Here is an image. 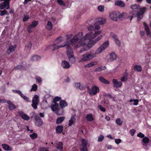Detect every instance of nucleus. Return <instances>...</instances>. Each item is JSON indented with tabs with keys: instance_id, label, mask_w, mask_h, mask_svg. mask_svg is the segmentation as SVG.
Returning a JSON list of instances; mask_svg holds the SVG:
<instances>
[{
	"instance_id": "0e129e2a",
	"label": "nucleus",
	"mask_w": 151,
	"mask_h": 151,
	"mask_svg": "<svg viewBox=\"0 0 151 151\" xmlns=\"http://www.w3.org/2000/svg\"><path fill=\"white\" fill-rule=\"evenodd\" d=\"M115 142L117 144H119L121 142V140L120 139H116L115 140Z\"/></svg>"
},
{
	"instance_id": "39448f33",
	"label": "nucleus",
	"mask_w": 151,
	"mask_h": 151,
	"mask_svg": "<svg viewBox=\"0 0 151 151\" xmlns=\"http://www.w3.org/2000/svg\"><path fill=\"white\" fill-rule=\"evenodd\" d=\"M83 35V32H79L78 35L74 36L73 38L71 39L70 41H67L66 42H69L68 45L70 46V45H76V46H75L76 48H77L78 47L80 46H83L85 45H79V43L80 40L83 38L82 37Z\"/></svg>"
},
{
	"instance_id": "a18cd8bd",
	"label": "nucleus",
	"mask_w": 151,
	"mask_h": 151,
	"mask_svg": "<svg viewBox=\"0 0 151 151\" xmlns=\"http://www.w3.org/2000/svg\"><path fill=\"white\" fill-rule=\"evenodd\" d=\"M139 6L137 4H134L130 6V8L132 9H137L139 8Z\"/></svg>"
},
{
	"instance_id": "ddd939ff",
	"label": "nucleus",
	"mask_w": 151,
	"mask_h": 151,
	"mask_svg": "<svg viewBox=\"0 0 151 151\" xmlns=\"http://www.w3.org/2000/svg\"><path fill=\"white\" fill-rule=\"evenodd\" d=\"M110 18L115 21L117 20L118 17V12H113L110 14L109 15Z\"/></svg>"
},
{
	"instance_id": "9d476101",
	"label": "nucleus",
	"mask_w": 151,
	"mask_h": 151,
	"mask_svg": "<svg viewBox=\"0 0 151 151\" xmlns=\"http://www.w3.org/2000/svg\"><path fill=\"white\" fill-rule=\"evenodd\" d=\"M59 104L57 103H55L54 104H52L51 107V108L53 111H56V113L57 115H61L59 112L58 109Z\"/></svg>"
},
{
	"instance_id": "2eb2a0df",
	"label": "nucleus",
	"mask_w": 151,
	"mask_h": 151,
	"mask_svg": "<svg viewBox=\"0 0 151 151\" xmlns=\"http://www.w3.org/2000/svg\"><path fill=\"white\" fill-rule=\"evenodd\" d=\"M99 92V88L97 86H93L91 88V91L90 92V94L95 95H96L97 93Z\"/></svg>"
},
{
	"instance_id": "f3484780",
	"label": "nucleus",
	"mask_w": 151,
	"mask_h": 151,
	"mask_svg": "<svg viewBox=\"0 0 151 151\" xmlns=\"http://www.w3.org/2000/svg\"><path fill=\"white\" fill-rule=\"evenodd\" d=\"M6 102L9 104V109L10 110H13L16 108V106L13 104V103L10 101L8 100Z\"/></svg>"
},
{
	"instance_id": "e2e57ef3",
	"label": "nucleus",
	"mask_w": 151,
	"mask_h": 151,
	"mask_svg": "<svg viewBox=\"0 0 151 151\" xmlns=\"http://www.w3.org/2000/svg\"><path fill=\"white\" fill-rule=\"evenodd\" d=\"M127 76H124L121 79V80L122 81H127Z\"/></svg>"
},
{
	"instance_id": "aec40b11",
	"label": "nucleus",
	"mask_w": 151,
	"mask_h": 151,
	"mask_svg": "<svg viewBox=\"0 0 151 151\" xmlns=\"http://www.w3.org/2000/svg\"><path fill=\"white\" fill-rule=\"evenodd\" d=\"M10 3L9 2L8 0H6L3 2L1 3L0 4V9H4L6 8V4H8Z\"/></svg>"
},
{
	"instance_id": "f8f14e48",
	"label": "nucleus",
	"mask_w": 151,
	"mask_h": 151,
	"mask_svg": "<svg viewBox=\"0 0 151 151\" xmlns=\"http://www.w3.org/2000/svg\"><path fill=\"white\" fill-rule=\"evenodd\" d=\"M18 114L20 117L24 120L28 121L30 119L29 117L25 114L23 111H19Z\"/></svg>"
},
{
	"instance_id": "0eeeda50",
	"label": "nucleus",
	"mask_w": 151,
	"mask_h": 151,
	"mask_svg": "<svg viewBox=\"0 0 151 151\" xmlns=\"http://www.w3.org/2000/svg\"><path fill=\"white\" fill-rule=\"evenodd\" d=\"M87 142L85 139L81 140V143L80 145V150L81 151H88L87 148Z\"/></svg>"
},
{
	"instance_id": "423d86ee",
	"label": "nucleus",
	"mask_w": 151,
	"mask_h": 151,
	"mask_svg": "<svg viewBox=\"0 0 151 151\" xmlns=\"http://www.w3.org/2000/svg\"><path fill=\"white\" fill-rule=\"evenodd\" d=\"M139 11L137 13V20L139 21L143 17V15L146 12L147 9L145 7L141 8L139 7Z\"/></svg>"
},
{
	"instance_id": "4d7b16f0",
	"label": "nucleus",
	"mask_w": 151,
	"mask_h": 151,
	"mask_svg": "<svg viewBox=\"0 0 151 151\" xmlns=\"http://www.w3.org/2000/svg\"><path fill=\"white\" fill-rule=\"evenodd\" d=\"M23 66L22 65H18L17 66L14 67V69L15 70L22 69Z\"/></svg>"
},
{
	"instance_id": "3c124183",
	"label": "nucleus",
	"mask_w": 151,
	"mask_h": 151,
	"mask_svg": "<svg viewBox=\"0 0 151 151\" xmlns=\"http://www.w3.org/2000/svg\"><path fill=\"white\" fill-rule=\"evenodd\" d=\"M57 2L60 5L64 6L65 5V3L62 0H57Z\"/></svg>"
},
{
	"instance_id": "c03bdc74",
	"label": "nucleus",
	"mask_w": 151,
	"mask_h": 151,
	"mask_svg": "<svg viewBox=\"0 0 151 151\" xmlns=\"http://www.w3.org/2000/svg\"><path fill=\"white\" fill-rule=\"evenodd\" d=\"M0 12H1L0 15L1 16H4L5 14L9 15V13H7V11H6V9H4L3 11L0 10Z\"/></svg>"
},
{
	"instance_id": "4468645a",
	"label": "nucleus",
	"mask_w": 151,
	"mask_h": 151,
	"mask_svg": "<svg viewBox=\"0 0 151 151\" xmlns=\"http://www.w3.org/2000/svg\"><path fill=\"white\" fill-rule=\"evenodd\" d=\"M112 82L114 84V86L116 88L121 87L122 85V83L120 81H118L117 80L115 79H114L112 80Z\"/></svg>"
},
{
	"instance_id": "c9c22d12",
	"label": "nucleus",
	"mask_w": 151,
	"mask_h": 151,
	"mask_svg": "<svg viewBox=\"0 0 151 151\" xmlns=\"http://www.w3.org/2000/svg\"><path fill=\"white\" fill-rule=\"evenodd\" d=\"M150 139L147 137L145 136L143 138L142 141V144H147L149 142Z\"/></svg>"
},
{
	"instance_id": "09e8293b",
	"label": "nucleus",
	"mask_w": 151,
	"mask_h": 151,
	"mask_svg": "<svg viewBox=\"0 0 151 151\" xmlns=\"http://www.w3.org/2000/svg\"><path fill=\"white\" fill-rule=\"evenodd\" d=\"M132 101L134 102V103L133 104V105L136 106L138 104L139 100L137 99H131L130 100V102H132Z\"/></svg>"
},
{
	"instance_id": "de8ad7c7",
	"label": "nucleus",
	"mask_w": 151,
	"mask_h": 151,
	"mask_svg": "<svg viewBox=\"0 0 151 151\" xmlns=\"http://www.w3.org/2000/svg\"><path fill=\"white\" fill-rule=\"evenodd\" d=\"M32 106L33 107L34 109H37V106L38 103L32 101Z\"/></svg>"
},
{
	"instance_id": "20e7f679",
	"label": "nucleus",
	"mask_w": 151,
	"mask_h": 151,
	"mask_svg": "<svg viewBox=\"0 0 151 151\" xmlns=\"http://www.w3.org/2000/svg\"><path fill=\"white\" fill-rule=\"evenodd\" d=\"M68 44L69 42H67L65 43V45H60V46L55 47L54 45H52V46L54 47L53 49L54 50H57L60 47L67 46L66 53L68 57L69 60L71 63H75L76 61L75 58L74 56V53L72 48L70 46L68 45Z\"/></svg>"
},
{
	"instance_id": "c85d7f7f",
	"label": "nucleus",
	"mask_w": 151,
	"mask_h": 151,
	"mask_svg": "<svg viewBox=\"0 0 151 151\" xmlns=\"http://www.w3.org/2000/svg\"><path fill=\"white\" fill-rule=\"evenodd\" d=\"M76 119H75V116L72 115L68 123V125L69 126H71L73 124L75 121Z\"/></svg>"
},
{
	"instance_id": "864d4df0",
	"label": "nucleus",
	"mask_w": 151,
	"mask_h": 151,
	"mask_svg": "<svg viewBox=\"0 0 151 151\" xmlns=\"http://www.w3.org/2000/svg\"><path fill=\"white\" fill-rule=\"evenodd\" d=\"M137 136L139 138H143L145 137V135L141 132H140L137 134Z\"/></svg>"
},
{
	"instance_id": "7c9ffc66",
	"label": "nucleus",
	"mask_w": 151,
	"mask_h": 151,
	"mask_svg": "<svg viewBox=\"0 0 151 151\" xmlns=\"http://www.w3.org/2000/svg\"><path fill=\"white\" fill-rule=\"evenodd\" d=\"M106 22V19L105 18L99 19L97 22V23L99 24L102 25Z\"/></svg>"
},
{
	"instance_id": "dca6fc26",
	"label": "nucleus",
	"mask_w": 151,
	"mask_h": 151,
	"mask_svg": "<svg viewBox=\"0 0 151 151\" xmlns=\"http://www.w3.org/2000/svg\"><path fill=\"white\" fill-rule=\"evenodd\" d=\"M61 66L64 68L68 69L70 67L69 63L65 60H63L62 62Z\"/></svg>"
},
{
	"instance_id": "4c0bfd02",
	"label": "nucleus",
	"mask_w": 151,
	"mask_h": 151,
	"mask_svg": "<svg viewBox=\"0 0 151 151\" xmlns=\"http://www.w3.org/2000/svg\"><path fill=\"white\" fill-rule=\"evenodd\" d=\"M116 58V55L114 52H112L110 54V59L111 60H115Z\"/></svg>"
},
{
	"instance_id": "69168bd1",
	"label": "nucleus",
	"mask_w": 151,
	"mask_h": 151,
	"mask_svg": "<svg viewBox=\"0 0 151 151\" xmlns=\"http://www.w3.org/2000/svg\"><path fill=\"white\" fill-rule=\"evenodd\" d=\"M36 79L39 83H40L42 81L41 78L39 76H37L36 77Z\"/></svg>"
},
{
	"instance_id": "412c9836",
	"label": "nucleus",
	"mask_w": 151,
	"mask_h": 151,
	"mask_svg": "<svg viewBox=\"0 0 151 151\" xmlns=\"http://www.w3.org/2000/svg\"><path fill=\"white\" fill-rule=\"evenodd\" d=\"M63 129V127L62 126H58L55 129L56 133L58 134L61 133L62 132Z\"/></svg>"
},
{
	"instance_id": "f03ea898",
	"label": "nucleus",
	"mask_w": 151,
	"mask_h": 151,
	"mask_svg": "<svg viewBox=\"0 0 151 151\" xmlns=\"http://www.w3.org/2000/svg\"><path fill=\"white\" fill-rule=\"evenodd\" d=\"M101 32V30L95 31V33H93L92 31L87 34L80 40L79 42V45H88L91 47L98 42L102 38V35L99 36L96 38L92 41L91 40L95 38L96 36L100 34Z\"/></svg>"
},
{
	"instance_id": "72a5a7b5",
	"label": "nucleus",
	"mask_w": 151,
	"mask_h": 151,
	"mask_svg": "<svg viewBox=\"0 0 151 151\" xmlns=\"http://www.w3.org/2000/svg\"><path fill=\"white\" fill-rule=\"evenodd\" d=\"M52 24L51 21L48 22L47 25L46 26L47 29L48 30H51L52 28Z\"/></svg>"
},
{
	"instance_id": "79ce46f5",
	"label": "nucleus",
	"mask_w": 151,
	"mask_h": 151,
	"mask_svg": "<svg viewBox=\"0 0 151 151\" xmlns=\"http://www.w3.org/2000/svg\"><path fill=\"white\" fill-rule=\"evenodd\" d=\"M61 98L58 96H56L54 97L53 100V102L57 103L56 102L60 101H61Z\"/></svg>"
},
{
	"instance_id": "2f4dec72",
	"label": "nucleus",
	"mask_w": 151,
	"mask_h": 151,
	"mask_svg": "<svg viewBox=\"0 0 151 151\" xmlns=\"http://www.w3.org/2000/svg\"><path fill=\"white\" fill-rule=\"evenodd\" d=\"M98 62L96 61L91 62L86 65L85 66V67L88 68L91 67L95 65H97L98 64Z\"/></svg>"
},
{
	"instance_id": "f704fd0d",
	"label": "nucleus",
	"mask_w": 151,
	"mask_h": 151,
	"mask_svg": "<svg viewBox=\"0 0 151 151\" xmlns=\"http://www.w3.org/2000/svg\"><path fill=\"white\" fill-rule=\"evenodd\" d=\"M40 59L41 57L40 56L37 55H35L32 57L31 60L34 61H37L40 60Z\"/></svg>"
},
{
	"instance_id": "6ab92c4d",
	"label": "nucleus",
	"mask_w": 151,
	"mask_h": 151,
	"mask_svg": "<svg viewBox=\"0 0 151 151\" xmlns=\"http://www.w3.org/2000/svg\"><path fill=\"white\" fill-rule=\"evenodd\" d=\"M143 24L145 27V30L146 31L147 36L150 37L151 36L150 31L148 26L145 22H144Z\"/></svg>"
},
{
	"instance_id": "e433bc0d",
	"label": "nucleus",
	"mask_w": 151,
	"mask_h": 151,
	"mask_svg": "<svg viewBox=\"0 0 151 151\" xmlns=\"http://www.w3.org/2000/svg\"><path fill=\"white\" fill-rule=\"evenodd\" d=\"M115 4L117 6H119L121 7H124L125 6L124 4L121 1H116Z\"/></svg>"
},
{
	"instance_id": "393cba45",
	"label": "nucleus",
	"mask_w": 151,
	"mask_h": 151,
	"mask_svg": "<svg viewBox=\"0 0 151 151\" xmlns=\"http://www.w3.org/2000/svg\"><path fill=\"white\" fill-rule=\"evenodd\" d=\"M1 146L2 148L6 151H11L12 150V147L7 144H2Z\"/></svg>"
},
{
	"instance_id": "4be33fe9",
	"label": "nucleus",
	"mask_w": 151,
	"mask_h": 151,
	"mask_svg": "<svg viewBox=\"0 0 151 151\" xmlns=\"http://www.w3.org/2000/svg\"><path fill=\"white\" fill-rule=\"evenodd\" d=\"M16 47V45H11L9 46L8 49V51H9V52H7V53L8 55L11 54V53L14 52L15 50Z\"/></svg>"
},
{
	"instance_id": "58836bf2",
	"label": "nucleus",
	"mask_w": 151,
	"mask_h": 151,
	"mask_svg": "<svg viewBox=\"0 0 151 151\" xmlns=\"http://www.w3.org/2000/svg\"><path fill=\"white\" fill-rule=\"evenodd\" d=\"M39 97L38 95H35L32 98V101L38 103L39 101Z\"/></svg>"
},
{
	"instance_id": "473e14b6",
	"label": "nucleus",
	"mask_w": 151,
	"mask_h": 151,
	"mask_svg": "<svg viewBox=\"0 0 151 151\" xmlns=\"http://www.w3.org/2000/svg\"><path fill=\"white\" fill-rule=\"evenodd\" d=\"M86 119L88 121L91 122L93 121L94 119L93 117V115L91 114H89L86 115Z\"/></svg>"
},
{
	"instance_id": "9b49d317",
	"label": "nucleus",
	"mask_w": 151,
	"mask_h": 151,
	"mask_svg": "<svg viewBox=\"0 0 151 151\" xmlns=\"http://www.w3.org/2000/svg\"><path fill=\"white\" fill-rule=\"evenodd\" d=\"M35 117V123L36 125L39 127L42 126L43 123L42 119L39 116H36Z\"/></svg>"
},
{
	"instance_id": "a19ab883",
	"label": "nucleus",
	"mask_w": 151,
	"mask_h": 151,
	"mask_svg": "<svg viewBox=\"0 0 151 151\" xmlns=\"http://www.w3.org/2000/svg\"><path fill=\"white\" fill-rule=\"evenodd\" d=\"M74 85L76 88H77L82 90L83 88V86H81L80 83H75Z\"/></svg>"
},
{
	"instance_id": "338daca9",
	"label": "nucleus",
	"mask_w": 151,
	"mask_h": 151,
	"mask_svg": "<svg viewBox=\"0 0 151 151\" xmlns=\"http://www.w3.org/2000/svg\"><path fill=\"white\" fill-rule=\"evenodd\" d=\"M33 29L32 28L29 27V26L28 25L27 27V30L29 33H31L32 32V30L31 29Z\"/></svg>"
},
{
	"instance_id": "bf43d9fd",
	"label": "nucleus",
	"mask_w": 151,
	"mask_h": 151,
	"mask_svg": "<svg viewBox=\"0 0 151 151\" xmlns=\"http://www.w3.org/2000/svg\"><path fill=\"white\" fill-rule=\"evenodd\" d=\"M88 29L90 31H93V32H93V33L92 34L94 33V32H95V30H93L94 29V27L93 26L91 25L88 28Z\"/></svg>"
},
{
	"instance_id": "774afa93",
	"label": "nucleus",
	"mask_w": 151,
	"mask_h": 151,
	"mask_svg": "<svg viewBox=\"0 0 151 151\" xmlns=\"http://www.w3.org/2000/svg\"><path fill=\"white\" fill-rule=\"evenodd\" d=\"M99 67L100 68V70H101H101H102L106 69V67L105 66H99Z\"/></svg>"
},
{
	"instance_id": "a211bd4d",
	"label": "nucleus",
	"mask_w": 151,
	"mask_h": 151,
	"mask_svg": "<svg viewBox=\"0 0 151 151\" xmlns=\"http://www.w3.org/2000/svg\"><path fill=\"white\" fill-rule=\"evenodd\" d=\"M111 35L113 38L114 40L116 45L119 46H120L121 45V42L117 38L116 35L114 33H111Z\"/></svg>"
},
{
	"instance_id": "37998d69",
	"label": "nucleus",
	"mask_w": 151,
	"mask_h": 151,
	"mask_svg": "<svg viewBox=\"0 0 151 151\" xmlns=\"http://www.w3.org/2000/svg\"><path fill=\"white\" fill-rule=\"evenodd\" d=\"M37 85L35 84H34L32 86V88L31 89V91H37Z\"/></svg>"
},
{
	"instance_id": "052dcab7",
	"label": "nucleus",
	"mask_w": 151,
	"mask_h": 151,
	"mask_svg": "<svg viewBox=\"0 0 151 151\" xmlns=\"http://www.w3.org/2000/svg\"><path fill=\"white\" fill-rule=\"evenodd\" d=\"M98 9L100 12H103L104 10V7L103 6H99L98 7Z\"/></svg>"
},
{
	"instance_id": "cd10ccee",
	"label": "nucleus",
	"mask_w": 151,
	"mask_h": 151,
	"mask_svg": "<svg viewBox=\"0 0 151 151\" xmlns=\"http://www.w3.org/2000/svg\"><path fill=\"white\" fill-rule=\"evenodd\" d=\"M134 70L136 71L140 72L142 70V68L140 65H136L134 66Z\"/></svg>"
},
{
	"instance_id": "5fc2aeb1",
	"label": "nucleus",
	"mask_w": 151,
	"mask_h": 151,
	"mask_svg": "<svg viewBox=\"0 0 151 151\" xmlns=\"http://www.w3.org/2000/svg\"><path fill=\"white\" fill-rule=\"evenodd\" d=\"M29 19V17L28 15H24V17L23 18V22H25L27 21Z\"/></svg>"
},
{
	"instance_id": "bb28decb",
	"label": "nucleus",
	"mask_w": 151,
	"mask_h": 151,
	"mask_svg": "<svg viewBox=\"0 0 151 151\" xmlns=\"http://www.w3.org/2000/svg\"><path fill=\"white\" fill-rule=\"evenodd\" d=\"M38 23V22L37 21L34 20L32 22V23L30 24L29 25V27L33 28L36 26Z\"/></svg>"
},
{
	"instance_id": "13d9d810",
	"label": "nucleus",
	"mask_w": 151,
	"mask_h": 151,
	"mask_svg": "<svg viewBox=\"0 0 151 151\" xmlns=\"http://www.w3.org/2000/svg\"><path fill=\"white\" fill-rule=\"evenodd\" d=\"M136 132V130L134 129H132L129 131V133L132 136H133Z\"/></svg>"
},
{
	"instance_id": "6e6552de",
	"label": "nucleus",
	"mask_w": 151,
	"mask_h": 151,
	"mask_svg": "<svg viewBox=\"0 0 151 151\" xmlns=\"http://www.w3.org/2000/svg\"><path fill=\"white\" fill-rule=\"evenodd\" d=\"M12 91L14 93L18 94L22 99L26 100L27 102H31V101L29 100V98L27 97L24 96L20 90H13Z\"/></svg>"
},
{
	"instance_id": "680f3d73",
	"label": "nucleus",
	"mask_w": 151,
	"mask_h": 151,
	"mask_svg": "<svg viewBox=\"0 0 151 151\" xmlns=\"http://www.w3.org/2000/svg\"><path fill=\"white\" fill-rule=\"evenodd\" d=\"M39 151H49L48 149L47 148L45 147H43L42 148H40L39 149Z\"/></svg>"
},
{
	"instance_id": "1a4fd4ad",
	"label": "nucleus",
	"mask_w": 151,
	"mask_h": 151,
	"mask_svg": "<svg viewBox=\"0 0 151 151\" xmlns=\"http://www.w3.org/2000/svg\"><path fill=\"white\" fill-rule=\"evenodd\" d=\"M63 38L62 37H61V36H60V37H58L57 38V39L55 41V44H52V45H50V48H53L52 50L54 51V50L53 49H54V47L52 46V45H54L55 46V47H56V46H60V45L56 46V44H58L60 43L62 41H63ZM66 42H65L64 45H61V46H63V45H65V43Z\"/></svg>"
},
{
	"instance_id": "7ed1b4c3",
	"label": "nucleus",
	"mask_w": 151,
	"mask_h": 151,
	"mask_svg": "<svg viewBox=\"0 0 151 151\" xmlns=\"http://www.w3.org/2000/svg\"><path fill=\"white\" fill-rule=\"evenodd\" d=\"M109 45V42L108 41L104 42L102 45L100 46L96 50L95 53H92L91 54L88 53L83 55L79 62H84L92 59L96 57V54L100 53L105 50L108 47Z\"/></svg>"
},
{
	"instance_id": "f257e3e1",
	"label": "nucleus",
	"mask_w": 151,
	"mask_h": 151,
	"mask_svg": "<svg viewBox=\"0 0 151 151\" xmlns=\"http://www.w3.org/2000/svg\"><path fill=\"white\" fill-rule=\"evenodd\" d=\"M101 32V30L95 31V33H93L92 31L87 34L80 40L79 42V45H88L91 47L98 42L102 38V35L99 36L96 38L92 41L91 40L95 38L96 36L100 34Z\"/></svg>"
},
{
	"instance_id": "603ef678",
	"label": "nucleus",
	"mask_w": 151,
	"mask_h": 151,
	"mask_svg": "<svg viewBox=\"0 0 151 151\" xmlns=\"http://www.w3.org/2000/svg\"><path fill=\"white\" fill-rule=\"evenodd\" d=\"M104 138V136L101 134L98 137V141L99 142H102Z\"/></svg>"
},
{
	"instance_id": "49530a36",
	"label": "nucleus",
	"mask_w": 151,
	"mask_h": 151,
	"mask_svg": "<svg viewBox=\"0 0 151 151\" xmlns=\"http://www.w3.org/2000/svg\"><path fill=\"white\" fill-rule=\"evenodd\" d=\"M29 137L32 139H35L37 137V133H33L32 134H30Z\"/></svg>"
},
{
	"instance_id": "5701e85b",
	"label": "nucleus",
	"mask_w": 151,
	"mask_h": 151,
	"mask_svg": "<svg viewBox=\"0 0 151 151\" xmlns=\"http://www.w3.org/2000/svg\"><path fill=\"white\" fill-rule=\"evenodd\" d=\"M63 142H59L57 144V148L60 151H63Z\"/></svg>"
},
{
	"instance_id": "ea45409f",
	"label": "nucleus",
	"mask_w": 151,
	"mask_h": 151,
	"mask_svg": "<svg viewBox=\"0 0 151 151\" xmlns=\"http://www.w3.org/2000/svg\"><path fill=\"white\" fill-rule=\"evenodd\" d=\"M116 122L117 125L121 126L122 124L123 121H121L120 118H118L116 119Z\"/></svg>"
},
{
	"instance_id": "6e6d98bb",
	"label": "nucleus",
	"mask_w": 151,
	"mask_h": 151,
	"mask_svg": "<svg viewBox=\"0 0 151 151\" xmlns=\"http://www.w3.org/2000/svg\"><path fill=\"white\" fill-rule=\"evenodd\" d=\"M105 96H107V97L109 98L113 99V101H114V97H113L112 95H110L109 94L106 93Z\"/></svg>"
},
{
	"instance_id": "c756f323",
	"label": "nucleus",
	"mask_w": 151,
	"mask_h": 151,
	"mask_svg": "<svg viewBox=\"0 0 151 151\" xmlns=\"http://www.w3.org/2000/svg\"><path fill=\"white\" fill-rule=\"evenodd\" d=\"M65 117L64 116H61L58 117L56 121L57 124H60L64 120Z\"/></svg>"
},
{
	"instance_id": "8fccbe9b",
	"label": "nucleus",
	"mask_w": 151,
	"mask_h": 151,
	"mask_svg": "<svg viewBox=\"0 0 151 151\" xmlns=\"http://www.w3.org/2000/svg\"><path fill=\"white\" fill-rule=\"evenodd\" d=\"M98 108L99 109L103 112H105L106 111V109L105 108L103 107L101 105H99L98 106Z\"/></svg>"
},
{
	"instance_id": "b1692460",
	"label": "nucleus",
	"mask_w": 151,
	"mask_h": 151,
	"mask_svg": "<svg viewBox=\"0 0 151 151\" xmlns=\"http://www.w3.org/2000/svg\"><path fill=\"white\" fill-rule=\"evenodd\" d=\"M99 78L100 81L105 84H109L110 83L109 81L105 79L103 77L100 76L99 77Z\"/></svg>"
},
{
	"instance_id": "a878e982",
	"label": "nucleus",
	"mask_w": 151,
	"mask_h": 151,
	"mask_svg": "<svg viewBox=\"0 0 151 151\" xmlns=\"http://www.w3.org/2000/svg\"><path fill=\"white\" fill-rule=\"evenodd\" d=\"M60 107L63 108L68 106V104L65 100H61L60 102Z\"/></svg>"
}]
</instances>
